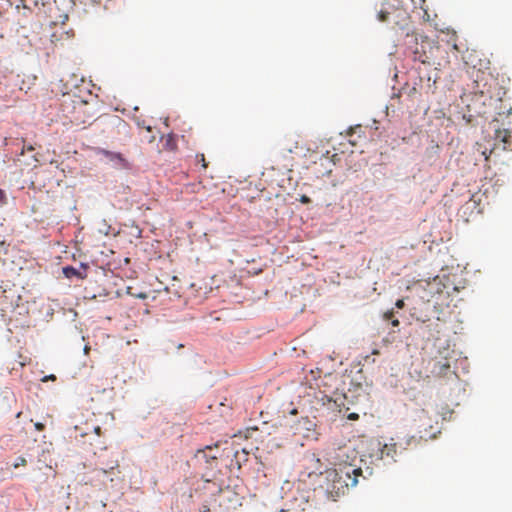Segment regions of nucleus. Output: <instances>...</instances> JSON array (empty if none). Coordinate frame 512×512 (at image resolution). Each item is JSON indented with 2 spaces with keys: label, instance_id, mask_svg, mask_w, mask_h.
<instances>
[{
  "label": "nucleus",
  "instance_id": "f03ea898",
  "mask_svg": "<svg viewBox=\"0 0 512 512\" xmlns=\"http://www.w3.org/2000/svg\"><path fill=\"white\" fill-rule=\"evenodd\" d=\"M63 117L70 123L81 125L94 117L93 107L77 95L66 94L61 103Z\"/></svg>",
  "mask_w": 512,
  "mask_h": 512
},
{
  "label": "nucleus",
  "instance_id": "c85d7f7f",
  "mask_svg": "<svg viewBox=\"0 0 512 512\" xmlns=\"http://www.w3.org/2000/svg\"><path fill=\"white\" fill-rule=\"evenodd\" d=\"M453 47H454V49H456V50L458 49V47H457V44H456V43H454V44H453Z\"/></svg>",
  "mask_w": 512,
  "mask_h": 512
},
{
  "label": "nucleus",
  "instance_id": "ddd939ff",
  "mask_svg": "<svg viewBox=\"0 0 512 512\" xmlns=\"http://www.w3.org/2000/svg\"><path fill=\"white\" fill-rule=\"evenodd\" d=\"M203 186L201 183H190L185 186V191L189 193H199Z\"/></svg>",
  "mask_w": 512,
  "mask_h": 512
},
{
  "label": "nucleus",
  "instance_id": "412c9836",
  "mask_svg": "<svg viewBox=\"0 0 512 512\" xmlns=\"http://www.w3.org/2000/svg\"><path fill=\"white\" fill-rule=\"evenodd\" d=\"M6 199V193L2 189H0V203H5Z\"/></svg>",
  "mask_w": 512,
  "mask_h": 512
},
{
  "label": "nucleus",
  "instance_id": "1a4fd4ad",
  "mask_svg": "<svg viewBox=\"0 0 512 512\" xmlns=\"http://www.w3.org/2000/svg\"><path fill=\"white\" fill-rule=\"evenodd\" d=\"M303 461L305 465V471L302 472V475L310 478L313 475L322 474L321 460L315 454L305 456Z\"/></svg>",
  "mask_w": 512,
  "mask_h": 512
},
{
  "label": "nucleus",
  "instance_id": "a878e982",
  "mask_svg": "<svg viewBox=\"0 0 512 512\" xmlns=\"http://www.w3.org/2000/svg\"><path fill=\"white\" fill-rule=\"evenodd\" d=\"M100 430H101V429H100V427H96V428H95V432H96L98 435L100 434Z\"/></svg>",
  "mask_w": 512,
  "mask_h": 512
},
{
  "label": "nucleus",
  "instance_id": "dca6fc26",
  "mask_svg": "<svg viewBox=\"0 0 512 512\" xmlns=\"http://www.w3.org/2000/svg\"><path fill=\"white\" fill-rule=\"evenodd\" d=\"M26 465H27V460H26V458H25V457H23V456H20V457H18V458L16 459V461L13 463V465H12V466H13V468H14V469H17V468H19V467H24V466H26Z\"/></svg>",
  "mask_w": 512,
  "mask_h": 512
},
{
  "label": "nucleus",
  "instance_id": "b1692460",
  "mask_svg": "<svg viewBox=\"0 0 512 512\" xmlns=\"http://www.w3.org/2000/svg\"><path fill=\"white\" fill-rule=\"evenodd\" d=\"M133 296H135L137 298H141V299H146L147 298V294L146 293L133 294Z\"/></svg>",
  "mask_w": 512,
  "mask_h": 512
},
{
  "label": "nucleus",
  "instance_id": "4468645a",
  "mask_svg": "<svg viewBox=\"0 0 512 512\" xmlns=\"http://www.w3.org/2000/svg\"><path fill=\"white\" fill-rule=\"evenodd\" d=\"M63 274L67 277V278H71L73 276H78L79 275V272L77 269H75L74 267L72 266H66L63 268Z\"/></svg>",
  "mask_w": 512,
  "mask_h": 512
},
{
  "label": "nucleus",
  "instance_id": "2eb2a0df",
  "mask_svg": "<svg viewBox=\"0 0 512 512\" xmlns=\"http://www.w3.org/2000/svg\"><path fill=\"white\" fill-rule=\"evenodd\" d=\"M393 317H394V312H393V311H387V312H386V313H384V315H383V318H384L385 320H387V321H388V320H391V324H392V326H394V327L399 326V320H398V319H394Z\"/></svg>",
  "mask_w": 512,
  "mask_h": 512
},
{
  "label": "nucleus",
  "instance_id": "7ed1b4c3",
  "mask_svg": "<svg viewBox=\"0 0 512 512\" xmlns=\"http://www.w3.org/2000/svg\"><path fill=\"white\" fill-rule=\"evenodd\" d=\"M500 144H502V150L512 149V132L509 129H497L495 131L493 147L489 148L485 143L477 142L473 147V151L474 154L482 156L484 161L488 162L489 157Z\"/></svg>",
  "mask_w": 512,
  "mask_h": 512
},
{
  "label": "nucleus",
  "instance_id": "2f4dec72",
  "mask_svg": "<svg viewBox=\"0 0 512 512\" xmlns=\"http://www.w3.org/2000/svg\"><path fill=\"white\" fill-rule=\"evenodd\" d=\"M205 511H208V509L206 507L202 510V512H205Z\"/></svg>",
  "mask_w": 512,
  "mask_h": 512
},
{
  "label": "nucleus",
  "instance_id": "39448f33",
  "mask_svg": "<svg viewBox=\"0 0 512 512\" xmlns=\"http://www.w3.org/2000/svg\"><path fill=\"white\" fill-rule=\"evenodd\" d=\"M344 479L348 487H354L358 483V477L362 475V469L357 465L336 466L333 470L328 471V477H336Z\"/></svg>",
  "mask_w": 512,
  "mask_h": 512
},
{
  "label": "nucleus",
  "instance_id": "f257e3e1",
  "mask_svg": "<svg viewBox=\"0 0 512 512\" xmlns=\"http://www.w3.org/2000/svg\"><path fill=\"white\" fill-rule=\"evenodd\" d=\"M410 0H386L374 3L376 19L395 33L408 36L412 30Z\"/></svg>",
  "mask_w": 512,
  "mask_h": 512
},
{
  "label": "nucleus",
  "instance_id": "bb28decb",
  "mask_svg": "<svg viewBox=\"0 0 512 512\" xmlns=\"http://www.w3.org/2000/svg\"><path fill=\"white\" fill-rule=\"evenodd\" d=\"M21 3H22V5H23V8H24V9L29 10V8L24 4V1H23V0H21Z\"/></svg>",
  "mask_w": 512,
  "mask_h": 512
},
{
  "label": "nucleus",
  "instance_id": "9d476101",
  "mask_svg": "<svg viewBox=\"0 0 512 512\" xmlns=\"http://www.w3.org/2000/svg\"><path fill=\"white\" fill-rule=\"evenodd\" d=\"M101 154L105 156L109 161L113 162L118 168L125 169L129 167L128 161L120 153L101 150Z\"/></svg>",
  "mask_w": 512,
  "mask_h": 512
},
{
  "label": "nucleus",
  "instance_id": "6ab92c4d",
  "mask_svg": "<svg viewBox=\"0 0 512 512\" xmlns=\"http://www.w3.org/2000/svg\"><path fill=\"white\" fill-rule=\"evenodd\" d=\"M300 201L303 204H308V203L311 202V199L308 196H306V195H302L301 198H300Z\"/></svg>",
  "mask_w": 512,
  "mask_h": 512
},
{
  "label": "nucleus",
  "instance_id": "6e6552de",
  "mask_svg": "<svg viewBox=\"0 0 512 512\" xmlns=\"http://www.w3.org/2000/svg\"><path fill=\"white\" fill-rule=\"evenodd\" d=\"M421 51L417 48L414 52L415 59L423 64H431L433 61V50H438V47L432 45L429 41H422L420 44Z\"/></svg>",
  "mask_w": 512,
  "mask_h": 512
},
{
  "label": "nucleus",
  "instance_id": "aec40b11",
  "mask_svg": "<svg viewBox=\"0 0 512 512\" xmlns=\"http://www.w3.org/2000/svg\"><path fill=\"white\" fill-rule=\"evenodd\" d=\"M405 303H404V300L403 299H398L395 303V306L398 308V309H402L404 307Z\"/></svg>",
  "mask_w": 512,
  "mask_h": 512
},
{
  "label": "nucleus",
  "instance_id": "4be33fe9",
  "mask_svg": "<svg viewBox=\"0 0 512 512\" xmlns=\"http://www.w3.org/2000/svg\"><path fill=\"white\" fill-rule=\"evenodd\" d=\"M347 418L349 420H357L359 418L358 414L357 413H350Z\"/></svg>",
  "mask_w": 512,
  "mask_h": 512
},
{
  "label": "nucleus",
  "instance_id": "423d86ee",
  "mask_svg": "<svg viewBox=\"0 0 512 512\" xmlns=\"http://www.w3.org/2000/svg\"><path fill=\"white\" fill-rule=\"evenodd\" d=\"M358 452L351 446H342L335 451L333 464L335 466L356 465Z\"/></svg>",
  "mask_w": 512,
  "mask_h": 512
},
{
  "label": "nucleus",
  "instance_id": "9b49d317",
  "mask_svg": "<svg viewBox=\"0 0 512 512\" xmlns=\"http://www.w3.org/2000/svg\"><path fill=\"white\" fill-rule=\"evenodd\" d=\"M327 479L332 483L330 493H335L336 495L345 494L346 490L349 488L344 479L339 478V475L336 477L327 476Z\"/></svg>",
  "mask_w": 512,
  "mask_h": 512
},
{
  "label": "nucleus",
  "instance_id": "5701e85b",
  "mask_svg": "<svg viewBox=\"0 0 512 512\" xmlns=\"http://www.w3.org/2000/svg\"><path fill=\"white\" fill-rule=\"evenodd\" d=\"M35 428L38 430V431H42L44 430L45 426L44 424L40 423V422H37L35 423Z\"/></svg>",
  "mask_w": 512,
  "mask_h": 512
},
{
  "label": "nucleus",
  "instance_id": "0eeeda50",
  "mask_svg": "<svg viewBox=\"0 0 512 512\" xmlns=\"http://www.w3.org/2000/svg\"><path fill=\"white\" fill-rule=\"evenodd\" d=\"M371 446H373V449H376L377 451V459L379 460H392L395 461V455L397 453V444L391 443V444H384L381 445L379 441L372 442Z\"/></svg>",
  "mask_w": 512,
  "mask_h": 512
},
{
  "label": "nucleus",
  "instance_id": "f3484780",
  "mask_svg": "<svg viewBox=\"0 0 512 512\" xmlns=\"http://www.w3.org/2000/svg\"><path fill=\"white\" fill-rule=\"evenodd\" d=\"M196 160H197V162H198V163H201V165H202V167H203L204 169H206V168H207L208 164H207V162H206V159H205L204 154H197V155H196Z\"/></svg>",
  "mask_w": 512,
  "mask_h": 512
},
{
  "label": "nucleus",
  "instance_id": "a211bd4d",
  "mask_svg": "<svg viewBox=\"0 0 512 512\" xmlns=\"http://www.w3.org/2000/svg\"><path fill=\"white\" fill-rule=\"evenodd\" d=\"M166 145L171 149V150H174L175 147H176V144L174 142V139L172 136H169L167 141H166Z\"/></svg>",
  "mask_w": 512,
  "mask_h": 512
},
{
  "label": "nucleus",
  "instance_id": "cd10ccee",
  "mask_svg": "<svg viewBox=\"0 0 512 512\" xmlns=\"http://www.w3.org/2000/svg\"><path fill=\"white\" fill-rule=\"evenodd\" d=\"M46 379H48V377H46V378L44 379V381H45ZM49 379L54 380V379H55V376H54V375H51V376H49Z\"/></svg>",
  "mask_w": 512,
  "mask_h": 512
},
{
  "label": "nucleus",
  "instance_id": "f8f14e48",
  "mask_svg": "<svg viewBox=\"0 0 512 512\" xmlns=\"http://www.w3.org/2000/svg\"><path fill=\"white\" fill-rule=\"evenodd\" d=\"M104 454H100L98 456V463L102 466L98 471L103 474H108L110 471H113L114 469L118 468L119 463L116 458L111 459L110 461H105Z\"/></svg>",
  "mask_w": 512,
  "mask_h": 512
},
{
  "label": "nucleus",
  "instance_id": "c756f323",
  "mask_svg": "<svg viewBox=\"0 0 512 512\" xmlns=\"http://www.w3.org/2000/svg\"><path fill=\"white\" fill-rule=\"evenodd\" d=\"M27 150H33L32 146L27 147Z\"/></svg>",
  "mask_w": 512,
  "mask_h": 512
},
{
  "label": "nucleus",
  "instance_id": "393cba45",
  "mask_svg": "<svg viewBox=\"0 0 512 512\" xmlns=\"http://www.w3.org/2000/svg\"><path fill=\"white\" fill-rule=\"evenodd\" d=\"M200 452H201V453H203L205 457H208V455H206V453H205V450H202V451H200ZM209 458H211V459H217V456H216V455H210V456H209Z\"/></svg>",
  "mask_w": 512,
  "mask_h": 512
},
{
  "label": "nucleus",
  "instance_id": "7c9ffc66",
  "mask_svg": "<svg viewBox=\"0 0 512 512\" xmlns=\"http://www.w3.org/2000/svg\"><path fill=\"white\" fill-rule=\"evenodd\" d=\"M206 450H209V451H210V450H212V448H211L210 446H207V447H206Z\"/></svg>",
  "mask_w": 512,
  "mask_h": 512
},
{
  "label": "nucleus",
  "instance_id": "20e7f679",
  "mask_svg": "<svg viewBox=\"0 0 512 512\" xmlns=\"http://www.w3.org/2000/svg\"><path fill=\"white\" fill-rule=\"evenodd\" d=\"M414 426L418 430V437L411 436V438L407 441V445H410L411 442L415 444L418 443V439H424L425 441L429 438L434 437V432L432 431L433 427L431 425V419L428 416L427 411L424 409H420L416 412V415L413 419Z\"/></svg>",
  "mask_w": 512,
  "mask_h": 512
}]
</instances>
